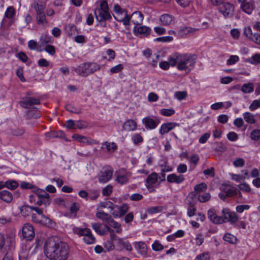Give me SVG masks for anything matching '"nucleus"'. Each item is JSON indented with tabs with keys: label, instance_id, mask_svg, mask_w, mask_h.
I'll list each match as a JSON object with an SVG mask.
<instances>
[{
	"label": "nucleus",
	"instance_id": "f257e3e1",
	"mask_svg": "<svg viewBox=\"0 0 260 260\" xmlns=\"http://www.w3.org/2000/svg\"><path fill=\"white\" fill-rule=\"evenodd\" d=\"M69 250L67 243L54 237L48 238L44 246V254L50 260H67Z\"/></svg>",
	"mask_w": 260,
	"mask_h": 260
},
{
	"label": "nucleus",
	"instance_id": "f03ea898",
	"mask_svg": "<svg viewBox=\"0 0 260 260\" xmlns=\"http://www.w3.org/2000/svg\"><path fill=\"white\" fill-rule=\"evenodd\" d=\"M196 56L190 54H180L177 52L171 55V66L174 67L177 64L179 71H184L186 73H189L194 67Z\"/></svg>",
	"mask_w": 260,
	"mask_h": 260
},
{
	"label": "nucleus",
	"instance_id": "7ed1b4c3",
	"mask_svg": "<svg viewBox=\"0 0 260 260\" xmlns=\"http://www.w3.org/2000/svg\"><path fill=\"white\" fill-rule=\"evenodd\" d=\"M100 68L101 66L99 63L95 62L87 61L73 68V71L79 76L86 77L100 70Z\"/></svg>",
	"mask_w": 260,
	"mask_h": 260
},
{
	"label": "nucleus",
	"instance_id": "20e7f679",
	"mask_svg": "<svg viewBox=\"0 0 260 260\" xmlns=\"http://www.w3.org/2000/svg\"><path fill=\"white\" fill-rule=\"evenodd\" d=\"M96 217L103 221L105 229L106 225L109 226L116 229L117 233L121 232L122 229L120 224L115 221L110 214L103 211H99L96 213Z\"/></svg>",
	"mask_w": 260,
	"mask_h": 260
},
{
	"label": "nucleus",
	"instance_id": "39448f33",
	"mask_svg": "<svg viewBox=\"0 0 260 260\" xmlns=\"http://www.w3.org/2000/svg\"><path fill=\"white\" fill-rule=\"evenodd\" d=\"M96 19L99 22L106 21L111 19V15L109 11L108 3L106 1H102L100 7L94 11Z\"/></svg>",
	"mask_w": 260,
	"mask_h": 260
},
{
	"label": "nucleus",
	"instance_id": "423d86ee",
	"mask_svg": "<svg viewBox=\"0 0 260 260\" xmlns=\"http://www.w3.org/2000/svg\"><path fill=\"white\" fill-rule=\"evenodd\" d=\"M113 17L118 21L122 22L124 25L129 24V17L127 14V11L122 9L118 5H115L113 7Z\"/></svg>",
	"mask_w": 260,
	"mask_h": 260
},
{
	"label": "nucleus",
	"instance_id": "0eeeda50",
	"mask_svg": "<svg viewBox=\"0 0 260 260\" xmlns=\"http://www.w3.org/2000/svg\"><path fill=\"white\" fill-rule=\"evenodd\" d=\"M115 180L120 184L128 183L132 177V173L124 169H121L115 172Z\"/></svg>",
	"mask_w": 260,
	"mask_h": 260
},
{
	"label": "nucleus",
	"instance_id": "6e6552de",
	"mask_svg": "<svg viewBox=\"0 0 260 260\" xmlns=\"http://www.w3.org/2000/svg\"><path fill=\"white\" fill-rule=\"evenodd\" d=\"M218 11L225 18H230L233 16L234 12V5L229 2H222L218 5Z\"/></svg>",
	"mask_w": 260,
	"mask_h": 260
},
{
	"label": "nucleus",
	"instance_id": "1a4fd4ad",
	"mask_svg": "<svg viewBox=\"0 0 260 260\" xmlns=\"http://www.w3.org/2000/svg\"><path fill=\"white\" fill-rule=\"evenodd\" d=\"M142 122L146 129L151 130L155 129L158 125L160 121L158 117L150 115L143 118Z\"/></svg>",
	"mask_w": 260,
	"mask_h": 260
},
{
	"label": "nucleus",
	"instance_id": "9d476101",
	"mask_svg": "<svg viewBox=\"0 0 260 260\" xmlns=\"http://www.w3.org/2000/svg\"><path fill=\"white\" fill-rule=\"evenodd\" d=\"M223 223L229 222L233 224L239 220V216L233 211H231L229 209L224 208L222 210Z\"/></svg>",
	"mask_w": 260,
	"mask_h": 260
},
{
	"label": "nucleus",
	"instance_id": "9b49d317",
	"mask_svg": "<svg viewBox=\"0 0 260 260\" xmlns=\"http://www.w3.org/2000/svg\"><path fill=\"white\" fill-rule=\"evenodd\" d=\"M238 0L240 4V9L242 11L247 14H251L255 8V2L254 0Z\"/></svg>",
	"mask_w": 260,
	"mask_h": 260
},
{
	"label": "nucleus",
	"instance_id": "f8f14e48",
	"mask_svg": "<svg viewBox=\"0 0 260 260\" xmlns=\"http://www.w3.org/2000/svg\"><path fill=\"white\" fill-rule=\"evenodd\" d=\"M113 173V169L111 167H108L101 172L99 176L98 180L101 183H105L109 181L112 177Z\"/></svg>",
	"mask_w": 260,
	"mask_h": 260
},
{
	"label": "nucleus",
	"instance_id": "ddd939ff",
	"mask_svg": "<svg viewBox=\"0 0 260 260\" xmlns=\"http://www.w3.org/2000/svg\"><path fill=\"white\" fill-rule=\"evenodd\" d=\"M37 197L38 199H43L44 201H45L46 203H50V199L49 195L44 190L37 189L34 194H30L29 196V199L30 201H36V198Z\"/></svg>",
	"mask_w": 260,
	"mask_h": 260
},
{
	"label": "nucleus",
	"instance_id": "4468645a",
	"mask_svg": "<svg viewBox=\"0 0 260 260\" xmlns=\"http://www.w3.org/2000/svg\"><path fill=\"white\" fill-rule=\"evenodd\" d=\"M22 232L24 238L26 240H31L35 237L34 227L30 223L24 224L22 227Z\"/></svg>",
	"mask_w": 260,
	"mask_h": 260
},
{
	"label": "nucleus",
	"instance_id": "2eb2a0df",
	"mask_svg": "<svg viewBox=\"0 0 260 260\" xmlns=\"http://www.w3.org/2000/svg\"><path fill=\"white\" fill-rule=\"evenodd\" d=\"M134 31L136 36L142 38L147 37L150 35L151 29L145 25L135 26L134 27Z\"/></svg>",
	"mask_w": 260,
	"mask_h": 260
},
{
	"label": "nucleus",
	"instance_id": "dca6fc26",
	"mask_svg": "<svg viewBox=\"0 0 260 260\" xmlns=\"http://www.w3.org/2000/svg\"><path fill=\"white\" fill-rule=\"evenodd\" d=\"M146 186L148 189L153 188L155 185L158 183V174L156 172H152L149 174L146 179Z\"/></svg>",
	"mask_w": 260,
	"mask_h": 260
},
{
	"label": "nucleus",
	"instance_id": "f3484780",
	"mask_svg": "<svg viewBox=\"0 0 260 260\" xmlns=\"http://www.w3.org/2000/svg\"><path fill=\"white\" fill-rule=\"evenodd\" d=\"M199 28L189 26H182L180 27L177 31V36L180 38H184L188 34H194L199 30Z\"/></svg>",
	"mask_w": 260,
	"mask_h": 260
},
{
	"label": "nucleus",
	"instance_id": "a211bd4d",
	"mask_svg": "<svg viewBox=\"0 0 260 260\" xmlns=\"http://www.w3.org/2000/svg\"><path fill=\"white\" fill-rule=\"evenodd\" d=\"M40 101L38 98L29 97L20 102V105L25 108H33L34 106L39 105Z\"/></svg>",
	"mask_w": 260,
	"mask_h": 260
},
{
	"label": "nucleus",
	"instance_id": "6ab92c4d",
	"mask_svg": "<svg viewBox=\"0 0 260 260\" xmlns=\"http://www.w3.org/2000/svg\"><path fill=\"white\" fill-rule=\"evenodd\" d=\"M129 206L126 204H122L121 205L117 206L116 210L112 212L113 216L115 218L123 216L128 211Z\"/></svg>",
	"mask_w": 260,
	"mask_h": 260
},
{
	"label": "nucleus",
	"instance_id": "aec40b11",
	"mask_svg": "<svg viewBox=\"0 0 260 260\" xmlns=\"http://www.w3.org/2000/svg\"><path fill=\"white\" fill-rule=\"evenodd\" d=\"M185 180L184 176L182 174L177 175L175 173L169 174L167 177V181L170 183L181 184Z\"/></svg>",
	"mask_w": 260,
	"mask_h": 260
},
{
	"label": "nucleus",
	"instance_id": "412c9836",
	"mask_svg": "<svg viewBox=\"0 0 260 260\" xmlns=\"http://www.w3.org/2000/svg\"><path fill=\"white\" fill-rule=\"evenodd\" d=\"M178 126H179V124L175 122H166L163 123L159 128V133L161 135L163 136Z\"/></svg>",
	"mask_w": 260,
	"mask_h": 260
},
{
	"label": "nucleus",
	"instance_id": "4be33fe9",
	"mask_svg": "<svg viewBox=\"0 0 260 260\" xmlns=\"http://www.w3.org/2000/svg\"><path fill=\"white\" fill-rule=\"evenodd\" d=\"M208 218L215 224H221L223 223V219L221 216H217L215 209H210L207 213Z\"/></svg>",
	"mask_w": 260,
	"mask_h": 260
},
{
	"label": "nucleus",
	"instance_id": "5701e85b",
	"mask_svg": "<svg viewBox=\"0 0 260 260\" xmlns=\"http://www.w3.org/2000/svg\"><path fill=\"white\" fill-rule=\"evenodd\" d=\"M53 41L54 39L51 36L42 34L39 39L38 49H41L45 46L52 44Z\"/></svg>",
	"mask_w": 260,
	"mask_h": 260
},
{
	"label": "nucleus",
	"instance_id": "b1692460",
	"mask_svg": "<svg viewBox=\"0 0 260 260\" xmlns=\"http://www.w3.org/2000/svg\"><path fill=\"white\" fill-rule=\"evenodd\" d=\"M31 247L27 245H23L20 251L19 254V260H29L31 255L30 254L29 251Z\"/></svg>",
	"mask_w": 260,
	"mask_h": 260
},
{
	"label": "nucleus",
	"instance_id": "393cba45",
	"mask_svg": "<svg viewBox=\"0 0 260 260\" xmlns=\"http://www.w3.org/2000/svg\"><path fill=\"white\" fill-rule=\"evenodd\" d=\"M144 16L142 13L140 11H135L129 17V21H131L136 26L141 24L143 20Z\"/></svg>",
	"mask_w": 260,
	"mask_h": 260
},
{
	"label": "nucleus",
	"instance_id": "a878e982",
	"mask_svg": "<svg viewBox=\"0 0 260 260\" xmlns=\"http://www.w3.org/2000/svg\"><path fill=\"white\" fill-rule=\"evenodd\" d=\"M137 128V124L134 119H129L126 120L123 124L122 131H134Z\"/></svg>",
	"mask_w": 260,
	"mask_h": 260
},
{
	"label": "nucleus",
	"instance_id": "bb28decb",
	"mask_svg": "<svg viewBox=\"0 0 260 260\" xmlns=\"http://www.w3.org/2000/svg\"><path fill=\"white\" fill-rule=\"evenodd\" d=\"M25 128L21 126H15L10 128V134L14 136H22L25 134Z\"/></svg>",
	"mask_w": 260,
	"mask_h": 260
},
{
	"label": "nucleus",
	"instance_id": "cd10ccee",
	"mask_svg": "<svg viewBox=\"0 0 260 260\" xmlns=\"http://www.w3.org/2000/svg\"><path fill=\"white\" fill-rule=\"evenodd\" d=\"M72 138L76 141L83 143H87L88 144H95L96 142L93 139H88L87 137L80 135L79 134H75L73 135Z\"/></svg>",
	"mask_w": 260,
	"mask_h": 260
},
{
	"label": "nucleus",
	"instance_id": "c85d7f7f",
	"mask_svg": "<svg viewBox=\"0 0 260 260\" xmlns=\"http://www.w3.org/2000/svg\"><path fill=\"white\" fill-rule=\"evenodd\" d=\"M0 199L6 203H10L13 200V194L9 191L3 190L0 191Z\"/></svg>",
	"mask_w": 260,
	"mask_h": 260
},
{
	"label": "nucleus",
	"instance_id": "c756f323",
	"mask_svg": "<svg viewBox=\"0 0 260 260\" xmlns=\"http://www.w3.org/2000/svg\"><path fill=\"white\" fill-rule=\"evenodd\" d=\"M83 235V241L87 244H92L95 243L96 240L94 236L92 234L91 230L88 229V232Z\"/></svg>",
	"mask_w": 260,
	"mask_h": 260
},
{
	"label": "nucleus",
	"instance_id": "7c9ffc66",
	"mask_svg": "<svg viewBox=\"0 0 260 260\" xmlns=\"http://www.w3.org/2000/svg\"><path fill=\"white\" fill-rule=\"evenodd\" d=\"M173 19V17L168 14H164L161 15L159 17V20L161 24L165 26H168L170 25Z\"/></svg>",
	"mask_w": 260,
	"mask_h": 260
},
{
	"label": "nucleus",
	"instance_id": "2f4dec72",
	"mask_svg": "<svg viewBox=\"0 0 260 260\" xmlns=\"http://www.w3.org/2000/svg\"><path fill=\"white\" fill-rule=\"evenodd\" d=\"M16 14V11L15 9L12 6H9L7 8L4 15V17L3 19L2 24L4 23L5 18L9 19H13Z\"/></svg>",
	"mask_w": 260,
	"mask_h": 260
},
{
	"label": "nucleus",
	"instance_id": "473e14b6",
	"mask_svg": "<svg viewBox=\"0 0 260 260\" xmlns=\"http://www.w3.org/2000/svg\"><path fill=\"white\" fill-rule=\"evenodd\" d=\"M106 149L108 152H113L117 149V145L114 142H105L102 143L101 149Z\"/></svg>",
	"mask_w": 260,
	"mask_h": 260
},
{
	"label": "nucleus",
	"instance_id": "72a5a7b5",
	"mask_svg": "<svg viewBox=\"0 0 260 260\" xmlns=\"http://www.w3.org/2000/svg\"><path fill=\"white\" fill-rule=\"evenodd\" d=\"M91 227L95 232L100 235H104L107 234V229L102 228V224L100 223H92Z\"/></svg>",
	"mask_w": 260,
	"mask_h": 260
},
{
	"label": "nucleus",
	"instance_id": "f704fd0d",
	"mask_svg": "<svg viewBox=\"0 0 260 260\" xmlns=\"http://www.w3.org/2000/svg\"><path fill=\"white\" fill-rule=\"evenodd\" d=\"M243 118L248 124H253L255 123L256 119L253 114L249 112H246L243 114Z\"/></svg>",
	"mask_w": 260,
	"mask_h": 260
},
{
	"label": "nucleus",
	"instance_id": "c9c22d12",
	"mask_svg": "<svg viewBox=\"0 0 260 260\" xmlns=\"http://www.w3.org/2000/svg\"><path fill=\"white\" fill-rule=\"evenodd\" d=\"M36 21L38 25H45L48 23L44 12L36 14Z\"/></svg>",
	"mask_w": 260,
	"mask_h": 260
},
{
	"label": "nucleus",
	"instance_id": "e433bc0d",
	"mask_svg": "<svg viewBox=\"0 0 260 260\" xmlns=\"http://www.w3.org/2000/svg\"><path fill=\"white\" fill-rule=\"evenodd\" d=\"M254 90L253 83L249 82L243 84L241 88V91L244 93H250Z\"/></svg>",
	"mask_w": 260,
	"mask_h": 260
},
{
	"label": "nucleus",
	"instance_id": "4c0bfd02",
	"mask_svg": "<svg viewBox=\"0 0 260 260\" xmlns=\"http://www.w3.org/2000/svg\"><path fill=\"white\" fill-rule=\"evenodd\" d=\"M64 29L68 36L70 37L77 33L76 26L74 24H69L66 25Z\"/></svg>",
	"mask_w": 260,
	"mask_h": 260
},
{
	"label": "nucleus",
	"instance_id": "58836bf2",
	"mask_svg": "<svg viewBox=\"0 0 260 260\" xmlns=\"http://www.w3.org/2000/svg\"><path fill=\"white\" fill-rule=\"evenodd\" d=\"M88 228H80L75 226H73L72 230L74 234H76L79 237L83 236L85 233L88 232Z\"/></svg>",
	"mask_w": 260,
	"mask_h": 260
},
{
	"label": "nucleus",
	"instance_id": "ea45409f",
	"mask_svg": "<svg viewBox=\"0 0 260 260\" xmlns=\"http://www.w3.org/2000/svg\"><path fill=\"white\" fill-rule=\"evenodd\" d=\"M34 8L36 12V14H39L40 13L44 12V10L45 9V5L42 4L40 1L34 2L33 4Z\"/></svg>",
	"mask_w": 260,
	"mask_h": 260
},
{
	"label": "nucleus",
	"instance_id": "a19ab883",
	"mask_svg": "<svg viewBox=\"0 0 260 260\" xmlns=\"http://www.w3.org/2000/svg\"><path fill=\"white\" fill-rule=\"evenodd\" d=\"M188 201V206L187 209V214L189 217H192L196 214V208L195 204L191 201Z\"/></svg>",
	"mask_w": 260,
	"mask_h": 260
},
{
	"label": "nucleus",
	"instance_id": "79ce46f5",
	"mask_svg": "<svg viewBox=\"0 0 260 260\" xmlns=\"http://www.w3.org/2000/svg\"><path fill=\"white\" fill-rule=\"evenodd\" d=\"M38 51L40 52L45 51L49 55L53 56L55 54V47L54 46L49 44L41 49H38Z\"/></svg>",
	"mask_w": 260,
	"mask_h": 260
},
{
	"label": "nucleus",
	"instance_id": "37998d69",
	"mask_svg": "<svg viewBox=\"0 0 260 260\" xmlns=\"http://www.w3.org/2000/svg\"><path fill=\"white\" fill-rule=\"evenodd\" d=\"M246 62L252 64H257L260 63V54L256 53L252 57L246 59Z\"/></svg>",
	"mask_w": 260,
	"mask_h": 260
},
{
	"label": "nucleus",
	"instance_id": "c03bdc74",
	"mask_svg": "<svg viewBox=\"0 0 260 260\" xmlns=\"http://www.w3.org/2000/svg\"><path fill=\"white\" fill-rule=\"evenodd\" d=\"M18 183L15 180H10L5 182L6 187L11 190L15 189L18 187Z\"/></svg>",
	"mask_w": 260,
	"mask_h": 260
},
{
	"label": "nucleus",
	"instance_id": "a18cd8bd",
	"mask_svg": "<svg viewBox=\"0 0 260 260\" xmlns=\"http://www.w3.org/2000/svg\"><path fill=\"white\" fill-rule=\"evenodd\" d=\"M136 248L139 250V253L142 255H145L147 253V246L142 242H138L136 244Z\"/></svg>",
	"mask_w": 260,
	"mask_h": 260
},
{
	"label": "nucleus",
	"instance_id": "49530a36",
	"mask_svg": "<svg viewBox=\"0 0 260 260\" xmlns=\"http://www.w3.org/2000/svg\"><path fill=\"white\" fill-rule=\"evenodd\" d=\"M223 239L225 241L231 244H234L237 242V238L230 233L225 234L223 237Z\"/></svg>",
	"mask_w": 260,
	"mask_h": 260
},
{
	"label": "nucleus",
	"instance_id": "de8ad7c7",
	"mask_svg": "<svg viewBox=\"0 0 260 260\" xmlns=\"http://www.w3.org/2000/svg\"><path fill=\"white\" fill-rule=\"evenodd\" d=\"M207 188V185L204 182L197 184L194 187V190L197 192V194L206 191Z\"/></svg>",
	"mask_w": 260,
	"mask_h": 260
},
{
	"label": "nucleus",
	"instance_id": "09e8293b",
	"mask_svg": "<svg viewBox=\"0 0 260 260\" xmlns=\"http://www.w3.org/2000/svg\"><path fill=\"white\" fill-rule=\"evenodd\" d=\"M163 210V207L160 206L150 207L147 209V212L149 214H153L159 213Z\"/></svg>",
	"mask_w": 260,
	"mask_h": 260
},
{
	"label": "nucleus",
	"instance_id": "8fccbe9b",
	"mask_svg": "<svg viewBox=\"0 0 260 260\" xmlns=\"http://www.w3.org/2000/svg\"><path fill=\"white\" fill-rule=\"evenodd\" d=\"M32 210V206L24 205L21 207L20 212L23 216H27Z\"/></svg>",
	"mask_w": 260,
	"mask_h": 260
},
{
	"label": "nucleus",
	"instance_id": "3c124183",
	"mask_svg": "<svg viewBox=\"0 0 260 260\" xmlns=\"http://www.w3.org/2000/svg\"><path fill=\"white\" fill-rule=\"evenodd\" d=\"M40 223L47 226H50L52 225V221L48 217L45 216L44 214L41 216Z\"/></svg>",
	"mask_w": 260,
	"mask_h": 260
},
{
	"label": "nucleus",
	"instance_id": "603ef678",
	"mask_svg": "<svg viewBox=\"0 0 260 260\" xmlns=\"http://www.w3.org/2000/svg\"><path fill=\"white\" fill-rule=\"evenodd\" d=\"M211 198V195L208 192H206L202 194H199L198 199L200 202L205 203L209 201Z\"/></svg>",
	"mask_w": 260,
	"mask_h": 260
},
{
	"label": "nucleus",
	"instance_id": "864d4df0",
	"mask_svg": "<svg viewBox=\"0 0 260 260\" xmlns=\"http://www.w3.org/2000/svg\"><path fill=\"white\" fill-rule=\"evenodd\" d=\"M175 113V110L173 109H166L164 108L160 110V113L165 116H171Z\"/></svg>",
	"mask_w": 260,
	"mask_h": 260
},
{
	"label": "nucleus",
	"instance_id": "5fc2aeb1",
	"mask_svg": "<svg viewBox=\"0 0 260 260\" xmlns=\"http://www.w3.org/2000/svg\"><path fill=\"white\" fill-rule=\"evenodd\" d=\"M106 229H107V233H109L110 234V241L115 242L118 238L114 233V231L109 226H106Z\"/></svg>",
	"mask_w": 260,
	"mask_h": 260
},
{
	"label": "nucleus",
	"instance_id": "6e6d98bb",
	"mask_svg": "<svg viewBox=\"0 0 260 260\" xmlns=\"http://www.w3.org/2000/svg\"><path fill=\"white\" fill-rule=\"evenodd\" d=\"M250 138L254 141H258L260 140V130L255 129L250 133Z\"/></svg>",
	"mask_w": 260,
	"mask_h": 260
},
{
	"label": "nucleus",
	"instance_id": "4d7b16f0",
	"mask_svg": "<svg viewBox=\"0 0 260 260\" xmlns=\"http://www.w3.org/2000/svg\"><path fill=\"white\" fill-rule=\"evenodd\" d=\"M249 108L250 110L253 111L258 108H260V98L252 101Z\"/></svg>",
	"mask_w": 260,
	"mask_h": 260
},
{
	"label": "nucleus",
	"instance_id": "13d9d810",
	"mask_svg": "<svg viewBox=\"0 0 260 260\" xmlns=\"http://www.w3.org/2000/svg\"><path fill=\"white\" fill-rule=\"evenodd\" d=\"M233 164L236 168L243 167L245 165V160L242 158H237L233 161Z\"/></svg>",
	"mask_w": 260,
	"mask_h": 260
},
{
	"label": "nucleus",
	"instance_id": "bf43d9fd",
	"mask_svg": "<svg viewBox=\"0 0 260 260\" xmlns=\"http://www.w3.org/2000/svg\"><path fill=\"white\" fill-rule=\"evenodd\" d=\"M132 140L135 145H137L143 142V137L139 134H135L132 137Z\"/></svg>",
	"mask_w": 260,
	"mask_h": 260
},
{
	"label": "nucleus",
	"instance_id": "052dcab7",
	"mask_svg": "<svg viewBox=\"0 0 260 260\" xmlns=\"http://www.w3.org/2000/svg\"><path fill=\"white\" fill-rule=\"evenodd\" d=\"M170 58L171 55L168 57V61H161L159 63V67L164 70H168L170 66H171L170 63Z\"/></svg>",
	"mask_w": 260,
	"mask_h": 260
},
{
	"label": "nucleus",
	"instance_id": "680f3d73",
	"mask_svg": "<svg viewBox=\"0 0 260 260\" xmlns=\"http://www.w3.org/2000/svg\"><path fill=\"white\" fill-rule=\"evenodd\" d=\"M123 69L122 64H118L110 69V71L112 74L118 73Z\"/></svg>",
	"mask_w": 260,
	"mask_h": 260
},
{
	"label": "nucleus",
	"instance_id": "e2e57ef3",
	"mask_svg": "<svg viewBox=\"0 0 260 260\" xmlns=\"http://www.w3.org/2000/svg\"><path fill=\"white\" fill-rule=\"evenodd\" d=\"M239 58L237 55H231L226 61L228 65H232L238 62Z\"/></svg>",
	"mask_w": 260,
	"mask_h": 260
},
{
	"label": "nucleus",
	"instance_id": "0e129e2a",
	"mask_svg": "<svg viewBox=\"0 0 260 260\" xmlns=\"http://www.w3.org/2000/svg\"><path fill=\"white\" fill-rule=\"evenodd\" d=\"M211 136V134L209 132L206 133L204 134L200 138L199 140V142L201 144L205 143L208 139L210 138Z\"/></svg>",
	"mask_w": 260,
	"mask_h": 260
},
{
	"label": "nucleus",
	"instance_id": "69168bd1",
	"mask_svg": "<svg viewBox=\"0 0 260 260\" xmlns=\"http://www.w3.org/2000/svg\"><path fill=\"white\" fill-rule=\"evenodd\" d=\"M250 206L248 205H238L236 208V211L238 213H242L244 210H248Z\"/></svg>",
	"mask_w": 260,
	"mask_h": 260
},
{
	"label": "nucleus",
	"instance_id": "338daca9",
	"mask_svg": "<svg viewBox=\"0 0 260 260\" xmlns=\"http://www.w3.org/2000/svg\"><path fill=\"white\" fill-rule=\"evenodd\" d=\"M215 150L216 151L223 152L226 150V147L222 142H218L216 144Z\"/></svg>",
	"mask_w": 260,
	"mask_h": 260
},
{
	"label": "nucleus",
	"instance_id": "774afa93",
	"mask_svg": "<svg viewBox=\"0 0 260 260\" xmlns=\"http://www.w3.org/2000/svg\"><path fill=\"white\" fill-rule=\"evenodd\" d=\"M104 247L108 251L112 250L114 248V242L107 240L104 243Z\"/></svg>",
	"mask_w": 260,
	"mask_h": 260
}]
</instances>
